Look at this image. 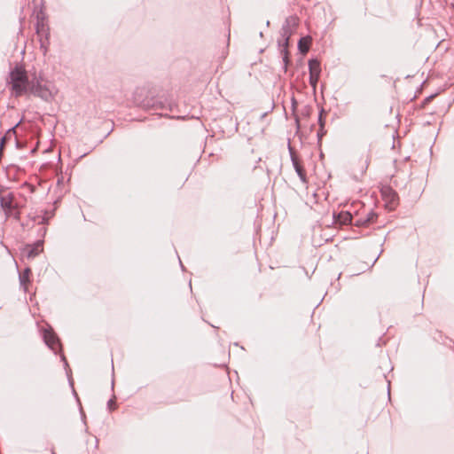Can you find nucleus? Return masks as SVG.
Masks as SVG:
<instances>
[{
    "mask_svg": "<svg viewBox=\"0 0 454 454\" xmlns=\"http://www.w3.org/2000/svg\"><path fill=\"white\" fill-rule=\"evenodd\" d=\"M34 221H38V223L39 224H45L48 223V220H49V216H40V215H37V216H35L34 218Z\"/></svg>",
    "mask_w": 454,
    "mask_h": 454,
    "instance_id": "2eb2a0df",
    "label": "nucleus"
},
{
    "mask_svg": "<svg viewBox=\"0 0 454 454\" xmlns=\"http://www.w3.org/2000/svg\"><path fill=\"white\" fill-rule=\"evenodd\" d=\"M309 83L315 89L319 80L321 67L317 59H310L309 61Z\"/></svg>",
    "mask_w": 454,
    "mask_h": 454,
    "instance_id": "39448f33",
    "label": "nucleus"
},
{
    "mask_svg": "<svg viewBox=\"0 0 454 454\" xmlns=\"http://www.w3.org/2000/svg\"><path fill=\"white\" fill-rule=\"evenodd\" d=\"M334 223L340 225L351 223L352 215L348 211H341L337 215H333Z\"/></svg>",
    "mask_w": 454,
    "mask_h": 454,
    "instance_id": "9b49d317",
    "label": "nucleus"
},
{
    "mask_svg": "<svg viewBox=\"0 0 454 454\" xmlns=\"http://www.w3.org/2000/svg\"><path fill=\"white\" fill-rule=\"evenodd\" d=\"M14 129H15V128H12V129H10V130H9V132H10V131H13V132H14Z\"/></svg>",
    "mask_w": 454,
    "mask_h": 454,
    "instance_id": "412c9836",
    "label": "nucleus"
},
{
    "mask_svg": "<svg viewBox=\"0 0 454 454\" xmlns=\"http://www.w3.org/2000/svg\"><path fill=\"white\" fill-rule=\"evenodd\" d=\"M29 274H30V269L27 268V269H25L23 273L20 275V286L23 287L25 292L27 291V283L28 282Z\"/></svg>",
    "mask_w": 454,
    "mask_h": 454,
    "instance_id": "f8f14e48",
    "label": "nucleus"
},
{
    "mask_svg": "<svg viewBox=\"0 0 454 454\" xmlns=\"http://www.w3.org/2000/svg\"><path fill=\"white\" fill-rule=\"evenodd\" d=\"M322 114H323V110L321 111L320 114H319V117H318V121H319V124L321 126V128H323L324 126V121H323V118H322Z\"/></svg>",
    "mask_w": 454,
    "mask_h": 454,
    "instance_id": "6ab92c4d",
    "label": "nucleus"
},
{
    "mask_svg": "<svg viewBox=\"0 0 454 454\" xmlns=\"http://www.w3.org/2000/svg\"><path fill=\"white\" fill-rule=\"evenodd\" d=\"M58 93L55 85L49 82H44L42 76L34 75L32 77V86L29 95L40 98L46 102H51Z\"/></svg>",
    "mask_w": 454,
    "mask_h": 454,
    "instance_id": "f03ea898",
    "label": "nucleus"
},
{
    "mask_svg": "<svg viewBox=\"0 0 454 454\" xmlns=\"http://www.w3.org/2000/svg\"><path fill=\"white\" fill-rule=\"evenodd\" d=\"M35 29L41 39L43 37H45L46 39L48 38L49 27L45 22V18L43 12H40L36 15Z\"/></svg>",
    "mask_w": 454,
    "mask_h": 454,
    "instance_id": "0eeeda50",
    "label": "nucleus"
},
{
    "mask_svg": "<svg viewBox=\"0 0 454 454\" xmlns=\"http://www.w3.org/2000/svg\"><path fill=\"white\" fill-rule=\"evenodd\" d=\"M52 454H54V453H52Z\"/></svg>",
    "mask_w": 454,
    "mask_h": 454,
    "instance_id": "4be33fe9",
    "label": "nucleus"
},
{
    "mask_svg": "<svg viewBox=\"0 0 454 454\" xmlns=\"http://www.w3.org/2000/svg\"><path fill=\"white\" fill-rule=\"evenodd\" d=\"M381 193L384 200L389 204L390 207L394 208L398 199L397 193L390 187L383 188Z\"/></svg>",
    "mask_w": 454,
    "mask_h": 454,
    "instance_id": "6e6552de",
    "label": "nucleus"
},
{
    "mask_svg": "<svg viewBox=\"0 0 454 454\" xmlns=\"http://www.w3.org/2000/svg\"><path fill=\"white\" fill-rule=\"evenodd\" d=\"M297 25L298 22L295 17L291 16L286 20V22L281 29L282 40L278 41V44L282 49L287 50L289 38L293 33V29H294Z\"/></svg>",
    "mask_w": 454,
    "mask_h": 454,
    "instance_id": "7ed1b4c3",
    "label": "nucleus"
},
{
    "mask_svg": "<svg viewBox=\"0 0 454 454\" xmlns=\"http://www.w3.org/2000/svg\"><path fill=\"white\" fill-rule=\"evenodd\" d=\"M7 83L10 86L12 95L19 98L28 95L32 86V78H29L27 72L22 66H16L11 70Z\"/></svg>",
    "mask_w": 454,
    "mask_h": 454,
    "instance_id": "f257e3e1",
    "label": "nucleus"
},
{
    "mask_svg": "<svg viewBox=\"0 0 454 454\" xmlns=\"http://www.w3.org/2000/svg\"><path fill=\"white\" fill-rule=\"evenodd\" d=\"M309 43H310L309 37H304V38L300 39V41L298 43V47L301 53L304 54V53L308 52V51L309 49Z\"/></svg>",
    "mask_w": 454,
    "mask_h": 454,
    "instance_id": "ddd939ff",
    "label": "nucleus"
},
{
    "mask_svg": "<svg viewBox=\"0 0 454 454\" xmlns=\"http://www.w3.org/2000/svg\"><path fill=\"white\" fill-rule=\"evenodd\" d=\"M107 406H108L110 411L114 410L115 409L114 400V399H110L108 401V403H107Z\"/></svg>",
    "mask_w": 454,
    "mask_h": 454,
    "instance_id": "f3484780",
    "label": "nucleus"
},
{
    "mask_svg": "<svg viewBox=\"0 0 454 454\" xmlns=\"http://www.w3.org/2000/svg\"><path fill=\"white\" fill-rule=\"evenodd\" d=\"M0 204L7 217H19V212L13 204V195L12 193L1 196Z\"/></svg>",
    "mask_w": 454,
    "mask_h": 454,
    "instance_id": "20e7f679",
    "label": "nucleus"
},
{
    "mask_svg": "<svg viewBox=\"0 0 454 454\" xmlns=\"http://www.w3.org/2000/svg\"><path fill=\"white\" fill-rule=\"evenodd\" d=\"M41 251H43V241L38 240L36 241L33 246H27L25 250L24 254L28 258H34Z\"/></svg>",
    "mask_w": 454,
    "mask_h": 454,
    "instance_id": "9d476101",
    "label": "nucleus"
},
{
    "mask_svg": "<svg viewBox=\"0 0 454 454\" xmlns=\"http://www.w3.org/2000/svg\"><path fill=\"white\" fill-rule=\"evenodd\" d=\"M289 151H290L291 160H292L293 166H294L297 175L299 176L300 179L302 182H306L305 171H304L303 168L300 165L298 159H297L293 148L290 145H289Z\"/></svg>",
    "mask_w": 454,
    "mask_h": 454,
    "instance_id": "1a4fd4ad",
    "label": "nucleus"
},
{
    "mask_svg": "<svg viewBox=\"0 0 454 454\" xmlns=\"http://www.w3.org/2000/svg\"><path fill=\"white\" fill-rule=\"evenodd\" d=\"M365 224H368V223L365 222L364 219H359L356 223V226H362V225H365Z\"/></svg>",
    "mask_w": 454,
    "mask_h": 454,
    "instance_id": "a211bd4d",
    "label": "nucleus"
},
{
    "mask_svg": "<svg viewBox=\"0 0 454 454\" xmlns=\"http://www.w3.org/2000/svg\"><path fill=\"white\" fill-rule=\"evenodd\" d=\"M62 360L65 362L66 365H67L65 356H62Z\"/></svg>",
    "mask_w": 454,
    "mask_h": 454,
    "instance_id": "aec40b11",
    "label": "nucleus"
},
{
    "mask_svg": "<svg viewBox=\"0 0 454 454\" xmlns=\"http://www.w3.org/2000/svg\"><path fill=\"white\" fill-rule=\"evenodd\" d=\"M43 340L45 344L55 353L61 348L58 336L53 333L51 329H45L43 331Z\"/></svg>",
    "mask_w": 454,
    "mask_h": 454,
    "instance_id": "423d86ee",
    "label": "nucleus"
},
{
    "mask_svg": "<svg viewBox=\"0 0 454 454\" xmlns=\"http://www.w3.org/2000/svg\"><path fill=\"white\" fill-rule=\"evenodd\" d=\"M280 51H281V55H282V58H283L284 69H285V71H286L287 70V65L289 63L288 51L286 49H281Z\"/></svg>",
    "mask_w": 454,
    "mask_h": 454,
    "instance_id": "4468645a",
    "label": "nucleus"
},
{
    "mask_svg": "<svg viewBox=\"0 0 454 454\" xmlns=\"http://www.w3.org/2000/svg\"><path fill=\"white\" fill-rule=\"evenodd\" d=\"M375 216H376V215H375L374 213L371 212V213H369V214L367 215V217H366V218H364V220H365V222H366L367 223H369L373 222V220H374V217H375Z\"/></svg>",
    "mask_w": 454,
    "mask_h": 454,
    "instance_id": "dca6fc26",
    "label": "nucleus"
}]
</instances>
